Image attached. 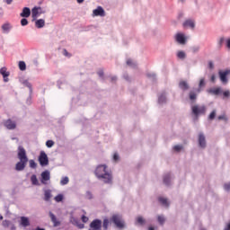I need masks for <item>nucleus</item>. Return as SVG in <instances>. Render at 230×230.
I'll list each match as a JSON object with an SVG mask.
<instances>
[{
  "label": "nucleus",
  "mask_w": 230,
  "mask_h": 230,
  "mask_svg": "<svg viewBox=\"0 0 230 230\" xmlns=\"http://www.w3.org/2000/svg\"><path fill=\"white\" fill-rule=\"evenodd\" d=\"M217 119H226V115H220L217 117Z\"/></svg>",
  "instance_id": "54"
},
{
  "label": "nucleus",
  "mask_w": 230,
  "mask_h": 230,
  "mask_svg": "<svg viewBox=\"0 0 230 230\" xmlns=\"http://www.w3.org/2000/svg\"><path fill=\"white\" fill-rule=\"evenodd\" d=\"M95 175L97 179H102L106 183L112 182V172L105 164H100L96 167Z\"/></svg>",
  "instance_id": "1"
},
{
  "label": "nucleus",
  "mask_w": 230,
  "mask_h": 230,
  "mask_svg": "<svg viewBox=\"0 0 230 230\" xmlns=\"http://www.w3.org/2000/svg\"><path fill=\"white\" fill-rule=\"evenodd\" d=\"M54 200H55L56 202H62V201L64 200V195L58 194V196H56V197L54 198Z\"/></svg>",
  "instance_id": "34"
},
{
  "label": "nucleus",
  "mask_w": 230,
  "mask_h": 230,
  "mask_svg": "<svg viewBox=\"0 0 230 230\" xmlns=\"http://www.w3.org/2000/svg\"><path fill=\"white\" fill-rule=\"evenodd\" d=\"M127 66L132 67L133 69L137 67V63L134 59H127L126 61Z\"/></svg>",
  "instance_id": "25"
},
{
  "label": "nucleus",
  "mask_w": 230,
  "mask_h": 230,
  "mask_svg": "<svg viewBox=\"0 0 230 230\" xmlns=\"http://www.w3.org/2000/svg\"><path fill=\"white\" fill-rule=\"evenodd\" d=\"M225 191H230V183H225L224 185Z\"/></svg>",
  "instance_id": "49"
},
{
  "label": "nucleus",
  "mask_w": 230,
  "mask_h": 230,
  "mask_svg": "<svg viewBox=\"0 0 230 230\" xmlns=\"http://www.w3.org/2000/svg\"><path fill=\"white\" fill-rule=\"evenodd\" d=\"M51 179V176L49 172V171H44L41 172V184H48V181Z\"/></svg>",
  "instance_id": "11"
},
{
  "label": "nucleus",
  "mask_w": 230,
  "mask_h": 230,
  "mask_svg": "<svg viewBox=\"0 0 230 230\" xmlns=\"http://www.w3.org/2000/svg\"><path fill=\"white\" fill-rule=\"evenodd\" d=\"M179 87L181 91H188V89H190V84L186 81H181L179 83Z\"/></svg>",
  "instance_id": "23"
},
{
  "label": "nucleus",
  "mask_w": 230,
  "mask_h": 230,
  "mask_svg": "<svg viewBox=\"0 0 230 230\" xmlns=\"http://www.w3.org/2000/svg\"><path fill=\"white\" fill-rule=\"evenodd\" d=\"M215 116H217V110L212 111L208 116V119H215Z\"/></svg>",
  "instance_id": "38"
},
{
  "label": "nucleus",
  "mask_w": 230,
  "mask_h": 230,
  "mask_svg": "<svg viewBox=\"0 0 230 230\" xmlns=\"http://www.w3.org/2000/svg\"><path fill=\"white\" fill-rule=\"evenodd\" d=\"M216 81H217V75H212L210 77V82H212V84H215Z\"/></svg>",
  "instance_id": "52"
},
{
  "label": "nucleus",
  "mask_w": 230,
  "mask_h": 230,
  "mask_svg": "<svg viewBox=\"0 0 230 230\" xmlns=\"http://www.w3.org/2000/svg\"><path fill=\"white\" fill-rule=\"evenodd\" d=\"M192 53H199L200 51V47L199 46H194L191 48Z\"/></svg>",
  "instance_id": "39"
},
{
  "label": "nucleus",
  "mask_w": 230,
  "mask_h": 230,
  "mask_svg": "<svg viewBox=\"0 0 230 230\" xmlns=\"http://www.w3.org/2000/svg\"><path fill=\"white\" fill-rule=\"evenodd\" d=\"M177 58H180L181 60H184V58H186V52L182 50L178 51Z\"/></svg>",
  "instance_id": "30"
},
{
  "label": "nucleus",
  "mask_w": 230,
  "mask_h": 230,
  "mask_svg": "<svg viewBox=\"0 0 230 230\" xmlns=\"http://www.w3.org/2000/svg\"><path fill=\"white\" fill-rule=\"evenodd\" d=\"M116 227L117 229L123 230L125 227H127V225L125 224V220L121 218L119 216H116Z\"/></svg>",
  "instance_id": "8"
},
{
  "label": "nucleus",
  "mask_w": 230,
  "mask_h": 230,
  "mask_svg": "<svg viewBox=\"0 0 230 230\" xmlns=\"http://www.w3.org/2000/svg\"><path fill=\"white\" fill-rule=\"evenodd\" d=\"M39 162L41 166H48L49 164V160L48 159V155L44 151L40 152L39 156Z\"/></svg>",
  "instance_id": "5"
},
{
  "label": "nucleus",
  "mask_w": 230,
  "mask_h": 230,
  "mask_svg": "<svg viewBox=\"0 0 230 230\" xmlns=\"http://www.w3.org/2000/svg\"><path fill=\"white\" fill-rule=\"evenodd\" d=\"M164 217L163 216H158V222L159 224H161V226H163V224H164Z\"/></svg>",
  "instance_id": "45"
},
{
  "label": "nucleus",
  "mask_w": 230,
  "mask_h": 230,
  "mask_svg": "<svg viewBox=\"0 0 230 230\" xmlns=\"http://www.w3.org/2000/svg\"><path fill=\"white\" fill-rule=\"evenodd\" d=\"M224 230H230V223L226 226V227H225Z\"/></svg>",
  "instance_id": "59"
},
{
  "label": "nucleus",
  "mask_w": 230,
  "mask_h": 230,
  "mask_svg": "<svg viewBox=\"0 0 230 230\" xmlns=\"http://www.w3.org/2000/svg\"><path fill=\"white\" fill-rule=\"evenodd\" d=\"M223 97L224 98H230V91L226 90V91L223 92Z\"/></svg>",
  "instance_id": "43"
},
{
  "label": "nucleus",
  "mask_w": 230,
  "mask_h": 230,
  "mask_svg": "<svg viewBox=\"0 0 230 230\" xmlns=\"http://www.w3.org/2000/svg\"><path fill=\"white\" fill-rule=\"evenodd\" d=\"M102 226H103L104 229H107L109 227V219H107V218L104 219Z\"/></svg>",
  "instance_id": "44"
},
{
  "label": "nucleus",
  "mask_w": 230,
  "mask_h": 230,
  "mask_svg": "<svg viewBox=\"0 0 230 230\" xmlns=\"http://www.w3.org/2000/svg\"><path fill=\"white\" fill-rule=\"evenodd\" d=\"M164 184H165V186L172 184V173H167L164 176Z\"/></svg>",
  "instance_id": "19"
},
{
  "label": "nucleus",
  "mask_w": 230,
  "mask_h": 230,
  "mask_svg": "<svg viewBox=\"0 0 230 230\" xmlns=\"http://www.w3.org/2000/svg\"><path fill=\"white\" fill-rule=\"evenodd\" d=\"M158 103L159 105H164V103H166V93H162L158 96Z\"/></svg>",
  "instance_id": "20"
},
{
  "label": "nucleus",
  "mask_w": 230,
  "mask_h": 230,
  "mask_svg": "<svg viewBox=\"0 0 230 230\" xmlns=\"http://www.w3.org/2000/svg\"><path fill=\"white\" fill-rule=\"evenodd\" d=\"M54 145H55V142H54L53 140H48V141L46 142V146H47L48 148H51Z\"/></svg>",
  "instance_id": "37"
},
{
  "label": "nucleus",
  "mask_w": 230,
  "mask_h": 230,
  "mask_svg": "<svg viewBox=\"0 0 230 230\" xmlns=\"http://www.w3.org/2000/svg\"><path fill=\"white\" fill-rule=\"evenodd\" d=\"M22 17L28 18L31 15V10H30V7H24L22 9V12L20 13Z\"/></svg>",
  "instance_id": "17"
},
{
  "label": "nucleus",
  "mask_w": 230,
  "mask_h": 230,
  "mask_svg": "<svg viewBox=\"0 0 230 230\" xmlns=\"http://www.w3.org/2000/svg\"><path fill=\"white\" fill-rule=\"evenodd\" d=\"M158 200L160 204L162 206H164L165 208H168V206H170V204L168 203V199L166 198H159Z\"/></svg>",
  "instance_id": "29"
},
{
  "label": "nucleus",
  "mask_w": 230,
  "mask_h": 230,
  "mask_svg": "<svg viewBox=\"0 0 230 230\" xmlns=\"http://www.w3.org/2000/svg\"><path fill=\"white\" fill-rule=\"evenodd\" d=\"M202 87H206V81L204 78L199 80V88L196 89V93H200L202 91Z\"/></svg>",
  "instance_id": "26"
},
{
  "label": "nucleus",
  "mask_w": 230,
  "mask_h": 230,
  "mask_svg": "<svg viewBox=\"0 0 230 230\" xmlns=\"http://www.w3.org/2000/svg\"><path fill=\"white\" fill-rule=\"evenodd\" d=\"M82 222H84V224H87V222H89V217L83 216L81 217Z\"/></svg>",
  "instance_id": "50"
},
{
  "label": "nucleus",
  "mask_w": 230,
  "mask_h": 230,
  "mask_svg": "<svg viewBox=\"0 0 230 230\" xmlns=\"http://www.w3.org/2000/svg\"><path fill=\"white\" fill-rule=\"evenodd\" d=\"M21 226L22 227H29L30 226V219L26 217H21V222H20Z\"/></svg>",
  "instance_id": "21"
},
{
  "label": "nucleus",
  "mask_w": 230,
  "mask_h": 230,
  "mask_svg": "<svg viewBox=\"0 0 230 230\" xmlns=\"http://www.w3.org/2000/svg\"><path fill=\"white\" fill-rule=\"evenodd\" d=\"M9 224H10V222L7 221V220H5V221L3 222V226H8Z\"/></svg>",
  "instance_id": "56"
},
{
  "label": "nucleus",
  "mask_w": 230,
  "mask_h": 230,
  "mask_svg": "<svg viewBox=\"0 0 230 230\" xmlns=\"http://www.w3.org/2000/svg\"><path fill=\"white\" fill-rule=\"evenodd\" d=\"M77 3H79V4H82V3H84V0H76Z\"/></svg>",
  "instance_id": "62"
},
{
  "label": "nucleus",
  "mask_w": 230,
  "mask_h": 230,
  "mask_svg": "<svg viewBox=\"0 0 230 230\" xmlns=\"http://www.w3.org/2000/svg\"><path fill=\"white\" fill-rule=\"evenodd\" d=\"M208 93L210 94H214L215 96H218L219 94H222V87L211 88L208 90Z\"/></svg>",
  "instance_id": "16"
},
{
  "label": "nucleus",
  "mask_w": 230,
  "mask_h": 230,
  "mask_svg": "<svg viewBox=\"0 0 230 230\" xmlns=\"http://www.w3.org/2000/svg\"><path fill=\"white\" fill-rule=\"evenodd\" d=\"M225 41H226V39L224 37L219 39V40H218L219 48H222V45L224 44Z\"/></svg>",
  "instance_id": "47"
},
{
  "label": "nucleus",
  "mask_w": 230,
  "mask_h": 230,
  "mask_svg": "<svg viewBox=\"0 0 230 230\" xmlns=\"http://www.w3.org/2000/svg\"><path fill=\"white\" fill-rule=\"evenodd\" d=\"M98 75H99V76H103V71H102V70L99 71V72H98Z\"/></svg>",
  "instance_id": "58"
},
{
  "label": "nucleus",
  "mask_w": 230,
  "mask_h": 230,
  "mask_svg": "<svg viewBox=\"0 0 230 230\" xmlns=\"http://www.w3.org/2000/svg\"><path fill=\"white\" fill-rule=\"evenodd\" d=\"M199 93H197V89H194L192 91H190L189 93V99L190 100V102H195L197 100V95L199 94Z\"/></svg>",
  "instance_id": "18"
},
{
  "label": "nucleus",
  "mask_w": 230,
  "mask_h": 230,
  "mask_svg": "<svg viewBox=\"0 0 230 230\" xmlns=\"http://www.w3.org/2000/svg\"><path fill=\"white\" fill-rule=\"evenodd\" d=\"M30 168H37V163L34 160H30Z\"/></svg>",
  "instance_id": "40"
},
{
  "label": "nucleus",
  "mask_w": 230,
  "mask_h": 230,
  "mask_svg": "<svg viewBox=\"0 0 230 230\" xmlns=\"http://www.w3.org/2000/svg\"><path fill=\"white\" fill-rule=\"evenodd\" d=\"M0 75H2L4 78V82H8V77L10 76V72H7L6 67H2L0 69Z\"/></svg>",
  "instance_id": "14"
},
{
  "label": "nucleus",
  "mask_w": 230,
  "mask_h": 230,
  "mask_svg": "<svg viewBox=\"0 0 230 230\" xmlns=\"http://www.w3.org/2000/svg\"><path fill=\"white\" fill-rule=\"evenodd\" d=\"M18 66L20 71H26V63L24 61H20Z\"/></svg>",
  "instance_id": "33"
},
{
  "label": "nucleus",
  "mask_w": 230,
  "mask_h": 230,
  "mask_svg": "<svg viewBox=\"0 0 230 230\" xmlns=\"http://www.w3.org/2000/svg\"><path fill=\"white\" fill-rule=\"evenodd\" d=\"M183 27L191 28V30H193V28H195V22H193V20H187L183 22Z\"/></svg>",
  "instance_id": "22"
},
{
  "label": "nucleus",
  "mask_w": 230,
  "mask_h": 230,
  "mask_svg": "<svg viewBox=\"0 0 230 230\" xmlns=\"http://www.w3.org/2000/svg\"><path fill=\"white\" fill-rule=\"evenodd\" d=\"M148 230H155V228L152 227V226H150V227L148 228Z\"/></svg>",
  "instance_id": "64"
},
{
  "label": "nucleus",
  "mask_w": 230,
  "mask_h": 230,
  "mask_svg": "<svg viewBox=\"0 0 230 230\" xmlns=\"http://www.w3.org/2000/svg\"><path fill=\"white\" fill-rule=\"evenodd\" d=\"M208 67H209V69H215V63H213V61H209Z\"/></svg>",
  "instance_id": "51"
},
{
  "label": "nucleus",
  "mask_w": 230,
  "mask_h": 230,
  "mask_svg": "<svg viewBox=\"0 0 230 230\" xmlns=\"http://www.w3.org/2000/svg\"><path fill=\"white\" fill-rule=\"evenodd\" d=\"M40 7L32 8L31 10L32 21H37V18L39 17V15H40Z\"/></svg>",
  "instance_id": "15"
},
{
  "label": "nucleus",
  "mask_w": 230,
  "mask_h": 230,
  "mask_svg": "<svg viewBox=\"0 0 230 230\" xmlns=\"http://www.w3.org/2000/svg\"><path fill=\"white\" fill-rule=\"evenodd\" d=\"M123 78L126 80V82H131L132 78L128 75V74H124Z\"/></svg>",
  "instance_id": "42"
},
{
  "label": "nucleus",
  "mask_w": 230,
  "mask_h": 230,
  "mask_svg": "<svg viewBox=\"0 0 230 230\" xmlns=\"http://www.w3.org/2000/svg\"><path fill=\"white\" fill-rule=\"evenodd\" d=\"M4 125L5 128H8V130H13L17 125L15 124V121H13L12 119H7L4 122Z\"/></svg>",
  "instance_id": "12"
},
{
  "label": "nucleus",
  "mask_w": 230,
  "mask_h": 230,
  "mask_svg": "<svg viewBox=\"0 0 230 230\" xmlns=\"http://www.w3.org/2000/svg\"><path fill=\"white\" fill-rule=\"evenodd\" d=\"M45 24H46V22L43 19H40L35 22V26L36 28H39V29L44 28Z\"/></svg>",
  "instance_id": "28"
},
{
  "label": "nucleus",
  "mask_w": 230,
  "mask_h": 230,
  "mask_svg": "<svg viewBox=\"0 0 230 230\" xmlns=\"http://www.w3.org/2000/svg\"><path fill=\"white\" fill-rule=\"evenodd\" d=\"M102 220L100 219H94L92 221L90 224V228L89 230H102Z\"/></svg>",
  "instance_id": "7"
},
{
  "label": "nucleus",
  "mask_w": 230,
  "mask_h": 230,
  "mask_svg": "<svg viewBox=\"0 0 230 230\" xmlns=\"http://www.w3.org/2000/svg\"><path fill=\"white\" fill-rule=\"evenodd\" d=\"M226 48L230 49V38L226 40Z\"/></svg>",
  "instance_id": "53"
},
{
  "label": "nucleus",
  "mask_w": 230,
  "mask_h": 230,
  "mask_svg": "<svg viewBox=\"0 0 230 230\" xmlns=\"http://www.w3.org/2000/svg\"><path fill=\"white\" fill-rule=\"evenodd\" d=\"M174 39L178 44H181V46H184L186 44L188 38H186V35L184 33L179 32L174 36Z\"/></svg>",
  "instance_id": "6"
},
{
  "label": "nucleus",
  "mask_w": 230,
  "mask_h": 230,
  "mask_svg": "<svg viewBox=\"0 0 230 230\" xmlns=\"http://www.w3.org/2000/svg\"><path fill=\"white\" fill-rule=\"evenodd\" d=\"M21 25L22 26H28V19L23 18L21 20Z\"/></svg>",
  "instance_id": "41"
},
{
  "label": "nucleus",
  "mask_w": 230,
  "mask_h": 230,
  "mask_svg": "<svg viewBox=\"0 0 230 230\" xmlns=\"http://www.w3.org/2000/svg\"><path fill=\"white\" fill-rule=\"evenodd\" d=\"M23 85H25V87H28L31 93V84L30 82L24 81Z\"/></svg>",
  "instance_id": "46"
},
{
  "label": "nucleus",
  "mask_w": 230,
  "mask_h": 230,
  "mask_svg": "<svg viewBox=\"0 0 230 230\" xmlns=\"http://www.w3.org/2000/svg\"><path fill=\"white\" fill-rule=\"evenodd\" d=\"M31 181L34 186H39V180L37 179V175L33 174L31 177Z\"/></svg>",
  "instance_id": "31"
},
{
  "label": "nucleus",
  "mask_w": 230,
  "mask_h": 230,
  "mask_svg": "<svg viewBox=\"0 0 230 230\" xmlns=\"http://www.w3.org/2000/svg\"><path fill=\"white\" fill-rule=\"evenodd\" d=\"M63 55L65 57H68V58H71V54L69 52H67V49H63Z\"/></svg>",
  "instance_id": "48"
},
{
  "label": "nucleus",
  "mask_w": 230,
  "mask_h": 230,
  "mask_svg": "<svg viewBox=\"0 0 230 230\" xmlns=\"http://www.w3.org/2000/svg\"><path fill=\"white\" fill-rule=\"evenodd\" d=\"M93 15L100 16V17H105V11L102 6L97 7V9L93 10Z\"/></svg>",
  "instance_id": "13"
},
{
  "label": "nucleus",
  "mask_w": 230,
  "mask_h": 230,
  "mask_svg": "<svg viewBox=\"0 0 230 230\" xmlns=\"http://www.w3.org/2000/svg\"><path fill=\"white\" fill-rule=\"evenodd\" d=\"M51 197H53V195H51V190H44V200L46 202H49Z\"/></svg>",
  "instance_id": "24"
},
{
  "label": "nucleus",
  "mask_w": 230,
  "mask_h": 230,
  "mask_svg": "<svg viewBox=\"0 0 230 230\" xmlns=\"http://www.w3.org/2000/svg\"><path fill=\"white\" fill-rule=\"evenodd\" d=\"M198 143H199V148H206L207 143H206V136H204V133L199 134Z\"/></svg>",
  "instance_id": "9"
},
{
  "label": "nucleus",
  "mask_w": 230,
  "mask_h": 230,
  "mask_svg": "<svg viewBox=\"0 0 230 230\" xmlns=\"http://www.w3.org/2000/svg\"><path fill=\"white\" fill-rule=\"evenodd\" d=\"M49 215L50 220L53 224V227H58L59 226H61L62 222H60V220H58V218H57V216H55V214H53V212H49Z\"/></svg>",
  "instance_id": "10"
},
{
  "label": "nucleus",
  "mask_w": 230,
  "mask_h": 230,
  "mask_svg": "<svg viewBox=\"0 0 230 230\" xmlns=\"http://www.w3.org/2000/svg\"><path fill=\"white\" fill-rule=\"evenodd\" d=\"M228 75H230V69L218 71V77L223 85H227V84H229V77L227 76Z\"/></svg>",
  "instance_id": "4"
},
{
  "label": "nucleus",
  "mask_w": 230,
  "mask_h": 230,
  "mask_svg": "<svg viewBox=\"0 0 230 230\" xmlns=\"http://www.w3.org/2000/svg\"><path fill=\"white\" fill-rule=\"evenodd\" d=\"M12 27L10 26V24H8V23H5V24H4L3 26H2V30H3V31H4V33H8V31H10V29H11Z\"/></svg>",
  "instance_id": "32"
},
{
  "label": "nucleus",
  "mask_w": 230,
  "mask_h": 230,
  "mask_svg": "<svg viewBox=\"0 0 230 230\" xmlns=\"http://www.w3.org/2000/svg\"><path fill=\"white\" fill-rule=\"evenodd\" d=\"M112 222H113V224H116V216L112 217Z\"/></svg>",
  "instance_id": "60"
},
{
  "label": "nucleus",
  "mask_w": 230,
  "mask_h": 230,
  "mask_svg": "<svg viewBox=\"0 0 230 230\" xmlns=\"http://www.w3.org/2000/svg\"><path fill=\"white\" fill-rule=\"evenodd\" d=\"M69 182V178L68 177H64L62 178L61 181H60V184L62 186H66V184H67Z\"/></svg>",
  "instance_id": "35"
},
{
  "label": "nucleus",
  "mask_w": 230,
  "mask_h": 230,
  "mask_svg": "<svg viewBox=\"0 0 230 230\" xmlns=\"http://www.w3.org/2000/svg\"><path fill=\"white\" fill-rule=\"evenodd\" d=\"M18 159L19 162L15 165L16 172H22L24 168H26V165L28 164V155H26V149L22 147V146H20L18 147Z\"/></svg>",
  "instance_id": "2"
},
{
  "label": "nucleus",
  "mask_w": 230,
  "mask_h": 230,
  "mask_svg": "<svg viewBox=\"0 0 230 230\" xmlns=\"http://www.w3.org/2000/svg\"><path fill=\"white\" fill-rule=\"evenodd\" d=\"M184 148V146H182V145H176L173 146V150L175 152H181V150H182Z\"/></svg>",
  "instance_id": "36"
},
{
  "label": "nucleus",
  "mask_w": 230,
  "mask_h": 230,
  "mask_svg": "<svg viewBox=\"0 0 230 230\" xmlns=\"http://www.w3.org/2000/svg\"><path fill=\"white\" fill-rule=\"evenodd\" d=\"M13 0H5V3H7V4H12Z\"/></svg>",
  "instance_id": "57"
},
{
  "label": "nucleus",
  "mask_w": 230,
  "mask_h": 230,
  "mask_svg": "<svg viewBox=\"0 0 230 230\" xmlns=\"http://www.w3.org/2000/svg\"><path fill=\"white\" fill-rule=\"evenodd\" d=\"M208 111V107L206 105H192L191 106V112L195 115L196 118H199V116H204Z\"/></svg>",
  "instance_id": "3"
},
{
  "label": "nucleus",
  "mask_w": 230,
  "mask_h": 230,
  "mask_svg": "<svg viewBox=\"0 0 230 230\" xmlns=\"http://www.w3.org/2000/svg\"><path fill=\"white\" fill-rule=\"evenodd\" d=\"M78 227H79L80 229H84V224H81V225L78 226Z\"/></svg>",
  "instance_id": "61"
},
{
  "label": "nucleus",
  "mask_w": 230,
  "mask_h": 230,
  "mask_svg": "<svg viewBox=\"0 0 230 230\" xmlns=\"http://www.w3.org/2000/svg\"><path fill=\"white\" fill-rule=\"evenodd\" d=\"M146 223V221L145 220V218H143V217L139 216L136 218V226H145V224Z\"/></svg>",
  "instance_id": "27"
},
{
  "label": "nucleus",
  "mask_w": 230,
  "mask_h": 230,
  "mask_svg": "<svg viewBox=\"0 0 230 230\" xmlns=\"http://www.w3.org/2000/svg\"><path fill=\"white\" fill-rule=\"evenodd\" d=\"M149 78H155V74H148Z\"/></svg>",
  "instance_id": "55"
},
{
  "label": "nucleus",
  "mask_w": 230,
  "mask_h": 230,
  "mask_svg": "<svg viewBox=\"0 0 230 230\" xmlns=\"http://www.w3.org/2000/svg\"><path fill=\"white\" fill-rule=\"evenodd\" d=\"M36 230H46L44 228L37 227Z\"/></svg>",
  "instance_id": "63"
}]
</instances>
